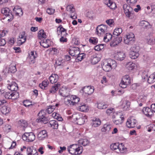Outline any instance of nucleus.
Wrapping results in <instances>:
<instances>
[{"label": "nucleus", "mask_w": 155, "mask_h": 155, "mask_svg": "<svg viewBox=\"0 0 155 155\" xmlns=\"http://www.w3.org/2000/svg\"><path fill=\"white\" fill-rule=\"evenodd\" d=\"M107 30V27L106 25H98L96 28V34L99 36H101L104 34Z\"/></svg>", "instance_id": "9"}, {"label": "nucleus", "mask_w": 155, "mask_h": 155, "mask_svg": "<svg viewBox=\"0 0 155 155\" xmlns=\"http://www.w3.org/2000/svg\"><path fill=\"white\" fill-rule=\"evenodd\" d=\"M48 127H51L54 129H57L58 127V124L57 121L55 120H51L47 123Z\"/></svg>", "instance_id": "18"}, {"label": "nucleus", "mask_w": 155, "mask_h": 155, "mask_svg": "<svg viewBox=\"0 0 155 155\" xmlns=\"http://www.w3.org/2000/svg\"><path fill=\"white\" fill-rule=\"evenodd\" d=\"M117 120H113V121L114 123L116 125L121 124L124 120V117L120 116L119 117V118L117 119Z\"/></svg>", "instance_id": "41"}, {"label": "nucleus", "mask_w": 155, "mask_h": 155, "mask_svg": "<svg viewBox=\"0 0 155 155\" xmlns=\"http://www.w3.org/2000/svg\"><path fill=\"white\" fill-rule=\"evenodd\" d=\"M89 143V141L87 139H81L78 140L79 145L84 146H87Z\"/></svg>", "instance_id": "39"}, {"label": "nucleus", "mask_w": 155, "mask_h": 155, "mask_svg": "<svg viewBox=\"0 0 155 155\" xmlns=\"http://www.w3.org/2000/svg\"><path fill=\"white\" fill-rule=\"evenodd\" d=\"M22 138L27 142H32L35 138V136L33 132H25L22 136Z\"/></svg>", "instance_id": "7"}, {"label": "nucleus", "mask_w": 155, "mask_h": 155, "mask_svg": "<svg viewBox=\"0 0 155 155\" xmlns=\"http://www.w3.org/2000/svg\"><path fill=\"white\" fill-rule=\"evenodd\" d=\"M52 116L59 121H61L63 120L62 118L61 117H59V114L57 113H53Z\"/></svg>", "instance_id": "54"}, {"label": "nucleus", "mask_w": 155, "mask_h": 155, "mask_svg": "<svg viewBox=\"0 0 155 155\" xmlns=\"http://www.w3.org/2000/svg\"><path fill=\"white\" fill-rule=\"evenodd\" d=\"M82 152L83 148L82 147L78 144L77 149H76V150H75V151L74 152V153L75 154H81Z\"/></svg>", "instance_id": "47"}, {"label": "nucleus", "mask_w": 155, "mask_h": 155, "mask_svg": "<svg viewBox=\"0 0 155 155\" xmlns=\"http://www.w3.org/2000/svg\"><path fill=\"white\" fill-rule=\"evenodd\" d=\"M139 53L130 51V57L132 59H135L139 56Z\"/></svg>", "instance_id": "42"}, {"label": "nucleus", "mask_w": 155, "mask_h": 155, "mask_svg": "<svg viewBox=\"0 0 155 155\" xmlns=\"http://www.w3.org/2000/svg\"><path fill=\"white\" fill-rule=\"evenodd\" d=\"M26 35H25V32L23 31L21 32L19 35V38L20 39L18 41L17 43L19 45H21L24 43L26 41Z\"/></svg>", "instance_id": "14"}, {"label": "nucleus", "mask_w": 155, "mask_h": 155, "mask_svg": "<svg viewBox=\"0 0 155 155\" xmlns=\"http://www.w3.org/2000/svg\"><path fill=\"white\" fill-rule=\"evenodd\" d=\"M35 55L34 54V52L33 51H31V54L30 55V58L31 59V61H33V60L35 59V58H37V56L36 54V53H35Z\"/></svg>", "instance_id": "61"}, {"label": "nucleus", "mask_w": 155, "mask_h": 155, "mask_svg": "<svg viewBox=\"0 0 155 155\" xmlns=\"http://www.w3.org/2000/svg\"><path fill=\"white\" fill-rule=\"evenodd\" d=\"M13 11L15 12L17 15H19V14L21 15L23 14L22 10L21 8H18V7L15 6L13 9Z\"/></svg>", "instance_id": "35"}, {"label": "nucleus", "mask_w": 155, "mask_h": 155, "mask_svg": "<svg viewBox=\"0 0 155 155\" xmlns=\"http://www.w3.org/2000/svg\"><path fill=\"white\" fill-rule=\"evenodd\" d=\"M115 38V40L113 44L114 45H117L120 43L122 41V38L121 37H114Z\"/></svg>", "instance_id": "51"}, {"label": "nucleus", "mask_w": 155, "mask_h": 155, "mask_svg": "<svg viewBox=\"0 0 155 155\" xmlns=\"http://www.w3.org/2000/svg\"><path fill=\"white\" fill-rule=\"evenodd\" d=\"M111 126L109 124H105L104 125L103 127L102 128V132H108L111 128Z\"/></svg>", "instance_id": "36"}, {"label": "nucleus", "mask_w": 155, "mask_h": 155, "mask_svg": "<svg viewBox=\"0 0 155 155\" xmlns=\"http://www.w3.org/2000/svg\"><path fill=\"white\" fill-rule=\"evenodd\" d=\"M48 136V134L46 130H44L39 132L38 134V138L40 140H44Z\"/></svg>", "instance_id": "17"}, {"label": "nucleus", "mask_w": 155, "mask_h": 155, "mask_svg": "<svg viewBox=\"0 0 155 155\" xmlns=\"http://www.w3.org/2000/svg\"><path fill=\"white\" fill-rule=\"evenodd\" d=\"M112 37H113V35H112L110 33H107L106 36L104 38V41L106 42L109 41L111 39Z\"/></svg>", "instance_id": "48"}, {"label": "nucleus", "mask_w": 155, "mask_h": 155, "mask_svg": "<svg viewBox=\"0 0 155 155\" xmlns=\"http://www.w3.org/2000/svg\"><path fill=\"white\" fill-rule=\"evenodd\" d=\"M119 144V143H112L110 145V148L112 150H114L117 149L118 150Z\"/></svg>", "instance_id": "46"}, {"label": "nucleus", "mask_w": 155, "mask_h": 155, "mask_svg": "<svg viewBox=\"0 0 155 155\" xmlns=\"http://www.w3.org/2000/svg\"><path fill=\"white\" fill-rule=\"evenodd\" d=\"M80 52L79 53L78 55H77V58H78V60L81 61L85 57V55L84 53H82L80 54Z\"/></svg>", "instance_id": "59"}, {"label": "nucleus", "mask_w": 155, "mask_h": 155, "mask_svg": "<svg viewBox=\"0 0 155 155\" xmlns=\"http://www.w3.org/2000/svg\"><path fill=\"white\" fill-rule=\"evenodd\" d=\"M34 149L31 148L30 147H28L27 149L28 153V155H32L33 153V150Z\"/></svg>", "instance_id": "62"}, {"label": "nucleus", "mask_w": 155, "mask_h": 155, "mask_svg": "<svg viewBox=\"0 0 155 155\" xmlns=\"http://www.w3.org/2000/svg\"><path fill=\"white\" fill-rule=\"evenodd\" d=\"M18 124L20 126L23 127V129L25 130V128H26L28 125L27 122L24 120H21L19 121Z\"/></svg>", "instance_id": "33"}, {"label": "nucleus", "mask_w": 155, "mask_h": 155, "mask_svg": "<svg viewBox=\"0 0 155 155\" xmlns=\"http://www.w3.org/2000/svg\"><path fill=\"white\" fill-rule=\"evenodd\" d=\"M142 112L147 117H150L153 114L151 108L148 107H144L143 109Z\"/></svg>", "instance_id": "19"}, {"label": "nucleus", "mask_w": 155, "mask_h": 155, "mask_svg": "<svg viewBox=\"0 0 155 155\" xmlns=\"http://www.w3.org/2000/svg\"><path fill=\"white\" fill-rule=\"evenodd\" d=\"M78 106L77 107V109L80 111L86 112L87 111V108L86 105L83 103L80 104H78Z\"/></svg>", "instance_id": "27"}, {"label": "nucleus", "mask_w": 155, "mask_h": 155, "mask_svg": "<svg viewBox=\"0 0 155 155\" xmlns=\"http://www.w3.org/2000/svg\"><path fill=\"white\" fill-rule=\"evenodd\" d=\"M131 82V78L128 75L124 76L120 84V86L122 88H125Z\"/></svg>", "instance_id": "6"}, {"label": "nucleus", "mask_w": 155, "mask_h": 155, "mask_svg": "<svg viewBox=\"0 0 155 155\" xmlns=\"http://www.w3.org/2000/svg\"><path fill=\"white\" fill-rule=\"evenodd\" d=\"M130 103L127 101H125L122 104L123 107L126 110L129 108L130 107Z\"/></svg>", "instance_id": "55"}, {"label": "nucleus", "mask_w": 155, "mask_h": 155, "mask_svg": "<svg viewBox=\"0 0 155 155\" xmlns=\"http://www.w3.org/2000/svg\"><path fill=\"white\" fill-rule=\"evenodd\" d=\"M17 71L15 65H10L8 71L9 72L14 73Z\"/></svg>", "instance_id": "50"}, {"label": "nucleus", "mask_w": 155, "mask_h": 155, "mask_svg": "<svg viewBox=\"0 0 155 155\" xmlns=\"http://www.w3.org/2000/svg\"><path fill=\"white\" fill-rule=\"evenodd\" d=\"M140 25L145 28H151V25L150 23L147 21L142 20L140 22Z\"/></svg>", "instance_id": "26"}, {"label": "nucleus", "mask_w": 155, "mask_h": 155, "mask_svg": "<svg viewBox=\"0 0 155 155\" xmlns=\"http://www.w3.org/2000/svg\"><path fill=\"white\" fill-rule=\"evenodd\" d=\"M121 114L120 113L118 114L116 112H113V114L112 115V117L113 119H118L119 117L121 116Z\"/></svg>", "instance_id": "58"}, {"label": "nucleus", "mask_w": 155, "mask_h": 155, "mask_svg": "<svg viewBox=\"0 0 155 155\" xmlns=\"http://www.w3.org/2000/svg\"><path fill=\"white\" fill-rule=\"evenodd\" d=\"M70 117L73 121L79 125L83 124L87 119L86 116L78 113L73 114Z\"/></svg>", "instance_id": "2"}, {"label": "nucleus", "mask_w": 155, "mask_h": 155, "mask_svg": "<svg viewBox=\"0 0 155 155\" xmlns=\"http://www.w3.org/2000/svg\"><path fill=\"white\" fill-rule=\"evenodd\" d=\"M10 11L8 8H3L1 12L7 17H9V15L12 14V12Z\"/></svg>", "instance_id": "34"}, {"label": "nucleus", "mask_w": 155, "mask_h": 155, "mask_svg": "<svg viewBox=\"0 0 155 155\" xmlns=\"http://www.w3.org/2000/svg\"><path fill=\"white\" fill-rule=\"evenodd\" d=\"M108 105L104 103H99L97 104V108L100 109H103L107 108Z\"/></svg>", "instance_id": "45"}, {"label": "nucleus", "mask_w": 155, "mask_h": 155, "mask_svg": "<svg viewBox=\"0 0 155 155\" xmlns=\"http://www.w3.org/2000/svg\"><path fill=\"white\" fill-rule=\"evenodd\" d=\"M124 55L125 54L123 52H118L116 55L115 57L118 60H123L124 58Z\"/></svg>", "instance_id": "37"}, {"label": "nucleus", "mask_w": 155, "mask_h": 155, "mask_svg": "<svg viewBox=\"0 0 155 155\" xmlns=\"http://www.w3.org/2000/svg\"><path fill=\"white\" fill-rule=\"evenodd\" d=\"M89 42L94 45H96L98 42V39L96 38L91 37L89 40Z\"/></svg>", "instance_id": "53"}, {"label": "nucleus", "mask_w": 155, "mask_h": 155, "mask_svg": "<svg viewBox=\"0 0 155 155\" xmlns=\"http://www.w3.org/2000/svg\"><path fill=\"white\" fill-rule=\"evenodd\" d=\"M117 66L116 61L110 59L104 63L102 65V68L106 72H108L112 69H115Z\"/></svg>", "instance_id": "3"}, {"label": "nucleus", "mask_w": 155, "mask_h": 155, "mask_svg": "<svg viewBox=\"0 0 155 155\" xmlns=\"http://www.w3.org/2000/svg\"><path fill=\"white\" fill-rule=\"evenodd\" d=\"M155 75L153 74L150 75L147 79L148 82L150 84L153 83L155 81Z\"/></svg>", "instance_id": "43"}, {"label": "nucleus", "mask_w": 155, "mask_h": 155, "mask_svg": "<svg viewBox=\"0 0 155 155\" xmlns=\"http://www.w3.org/2000/svg\"><path fill=\"white\" fill-rule=\"evenodd\" d=\"M137 67L136 64L130 61L127 62L126 65V68L129 71L133 70Z\"/></svg>", "instance_id": "21"}, {"label": "nucleus", "mask_w": 155, "mask_h": 155, "mask_svg": "<svg viewBox=\"0 0 155 155\" xmlns=\"http://www.w3.org/2000/svg\"><path fill=\"white\" fill-rule=\"evenodd\" d=\"M92 126L94 127H97L101 124V120L98 118H94L92 120Z\"/></svg>", "instance_id": "29"}, {"label": "nucleus", "mask_w": 155, "mask_h": 155, "mask_svg": "<svg viewBox=\"0 0 155 155\" xmlns=\"http://www.w3.org/2000/svg\"><path fill=\"white\" fill-rule=\"evenodd\" d=\"M134 40V35L132 32L126 35L124 38V43L126 44H131V42H133Z\"/></svg>", "instance_id": "8"}, {"label": "nucleus", "mask_w": 155, "mask_h": 155, "mask_svg": "<svg viewBox=\"0 0 155 155\" xmlns=\"http://www.w3.org/2000/svg\"><path fill=\"white\" fill-rule=\"evenodd\" d=\"M58 76L55 74H52L49 78L50 82L52 84L58 81Z\"/></svg>", "instance_id": "25"}, {"label": "nucleus", "mask_w": 155, "mask_h": 155, "mask_svg": "<svg viewBox=\"0 0 155 155\" xmlns=\"http://www.w3.org/2000/svg\"><path fill=\"white\" fill-rule=\"evenodd\" d=\"M54 12V9L51 8H48L47 10V12L49 15H52L53 14Z\"/></svg>", "instance_id": "63"}, {"label": "nucleus", "mask_w": 155, "mask_h": 155, "mask_svg": "<svg viewBox=\"0 0 155 155\" xmlns=\"http://www.w3.org/2000/svg\"><path fill=\"white\" fill-rule=\"evenodd\" d=\"M104 48V45L103 44H100L95 46L94 47V49L95 50L98 51L102 50Z\"/></svg>", "instance_id": "56"}, {"label": "nucleus", "mask_w": 155, "mask_h": 155, "mask_svg": "<svg viewBox=\"0 0 155 155\" xmlns=\"http://www.w3.org/2000/svg\"><path fill=\"white\" fill-rule=\"evenodd\" d=\"M94 90V89L93 87L88 86L83 87L81 91L86 94L89 95L93 93Z\"/></svg>", "instance_id": "15"}, {"label": "nucleus", "mask_w": 155, "mask_h": 155, "mask_svg": "<svg viewBox=\"0 0 155 155\" xmlns=\"http://www.w3.org/2000/svg\"><path fill=\"white\" fill-rule=\"evenodd\" d=\"M15 41V40H14L13 38H10L9 39L8 43L9 45L11 46L13 45Z\"/></svg>", "instance_id": "64"}, {"label": "nucleus", "mask_w": 155, "mask_h": 155, "mask_svg": "<svg viewBox=\"0 0 155 155\" xmlns=\"http://www.w3.org/2000/svg\"><path fill=\"white\" fill-rule=\"evenodd\" d=\"M106 23L111 27L114 25V21L113 19H110L106 21Z\"/></svg>", "instance_id": "57"}, {"label": "nucleus", "mask_w": 155, "mask_h": 155, "mask_svg": "<svg viewBox=\"0 0 155 155\" xmlns=\"http://www.w3.org/2000/svg\"><path fill=\"white\" fill-rule=\"evenodd\" d=\"M105 3L110 9L113 10L116 7V4L111 0H107V1L105 2Z\"/></svg>", "instance_id": "23"}, {"label": "nucleus", "mask_w": 155, "mask_h": 155, "mask_svg": "<svg viewBox=\"0 0 155 155\" xmlns=\"http://www.w3.org/2000/svg\"><path fill=\"white\" fill-rule=\"evenodd\" d=\"M122 29L121 28H116L114 30L113 34V37L118 36L122 32Z\"/></svg>", "instance_id": "31"}, {"label": "nucleus", "mask_w": 155, "mask_h": 155, "mask_svg": "<svg viewBox=\"0 0 155 155\" xmlns=\"http://www.w3.org/2000/svg\"><path fill=\"white\" fill-rule=\"evenodd\" d=\"M78 144H74L70 145L68 147V151L71 154H74V152L77 149Z\"/></svg>", "instance_id": "28"}, {"label": "nucleus", "mask_w": 155, "mask_h": 155, "mask_svg": "<svg viewBox=\"0 0 155 155\" xmlns=\"http://www.w3.org/2000/svg\"><path fill=\"white\" fill-rule=\"evenodd\" d=\"M123 8L127 17L131 19L135 18V16L133 8L129 5L124 4L123 6Z\"/></svg>", "instance_id": "4"}, {"label": "nucleus", "mask_w": 155, "mask_h": 155, "mask_svg": "<svg viewBox=\"0 0 155 155\" xmlns=\"http://www.w3.org/2000/svg\"><path fill=\"white\" fill-rule=\"evenodd\" d=\"M55 108L54 106H49L46 110H41L38 114V118L36 120L38 122H42L45 124H46L49 120L50 118L46 117V112L48 114L51 113Z\"/></svg>", "instance_id": "1"}, {"label": "nucleus", "mask_w": 155, "mask_h": 155, "mask_svg": "<svg viewBox=\"0 0 155 155\" xmlns=\"http://www.w3.org/2000/svg\"><path fill=\"white\" fill-rule=\"evenodd\" d=\"M140 47L139 46L135 45L131 47L130 48V51H134L137 53H139L140 50Z\"/></svg>", "instance_id": "49"}, {"label": "nucleus", "mask_w": 155, "mask_h": 155, "mask_svg": "<svg viewBox=\"0 0 155 155\" xmlns=\"http://www.w3.org/2000/svg\"><path fill=\"white\" fill-rule=\"evenodd\" d=\"M23 103L24 105L26 107H28L32 105V104H31V102L27 100L24 101Z\"/></svg>", "instance_id": "60"}, {"label": "nucleus", "mask_w": 155, "mask_h": 155, "mask_svg": "<svg viewBox=\"0 0 155 155\" xmlns=\"http://www.w3.org/2000/svg\"><path fill=\"white\" fill-rule=\"evenodd\" d=\"M50 41L49 39H44L43 40H42L40 42V44L41 46H42L43 47L47 48L49 47L50 46L49 42Z\"/></svg>", "instance_id": "22"}, {"label": "nucleus", "mask_w": 155, "mask_h": 155, "mask_svg": "<svg viewBox=\"0 0 155 155\" xmlns=\"http://www.w3.org/2000/svg\"><path fill=\"white\" fill-rule=\"evenodd\" d=\"M10 111V108L6 106H4L1 108V111L3 114H6Z\"/></svg>", "instance_id": "32"}, {"label": "nucleus", "mask_w": 155, "mask_h": 155, "mask_svg": "<svg viewBox=\"0 0 155 155\" xmlns=\"http://www.w3.org/2000/svg\"><path fill=\"white\" fill-rule=\"evenodd\" d=\"M67 11H69L71 13V17L73 19L77 18V15L76 14L75 9L72 5H68L66 7Z\"/></svg>", "instance_id": "11"}, {"label": "nucleus", "mask_w": 155, "mask_h": 155, "mask_svg": "<svg viewBox=\"0 0 155 155\" xmlns=\"http://www.w3.org/2000/svg\"><path fill=\"white\" fill-rule=\"evenodd\" d=\"M118 151L120 153H123L127 151V148L125 147L122 143L119 144Z\"/></svg>", "instance_id": "40"}, {"label": "nucleus", "mask_w": 155, "mask_h": 155, "mask_svg": "<svg viewBox=\"0 0 155 155\" xmlns=\"http://www.w3.org/2000/svg\"><path fill=\"white\" fill-rule=\"evenodd\" d=\"M70 98H65L64 101L65 104L68 106H74L80 101V98L75 95H72L69 96Z\"/></svg>", "instance_id": "5"}, {"label": "nucleus", "mask_w": 155, "mask_h": 155, "mask_svg": "<svg viewBox=\"0 0 155 155\" xmlns=\"http://www.w3.org/2000/svg\"><path fill=\"white\" fill-rule=\"evenodd\" d=\"M64 62V61L61 58H59L56 61L55 66H61Z\"/></svg>", "instance_id": "52"}, {"label": "nucleus", "mask_w": 155, "mask_h": 155, "mask_svg": "<svg viewBox=\"0 0 155 155\" xmlns=\"http://www.w3.org/2000/svg\"><path fill=\"white\" fill-rule=\"evenodd\" d=\"M137 121L133 117L128 118L126 123L127 126L128 128H133L135 127Z\"/></svg>", "instance_id": "12"}, {"label": "nucleus", "mask_w": 155, "mask_h": 155, "mask_svg": "<svg viewBox=\"0 0 155 155\" xmlns=\"http://www.w3.org/2000/svg\"><path fill=\"white\" fill-rule=\"evenodd\" d=\"M8 85V88L11 91L16 92L18 89V84L15 82H12Z\"/></svg>", "instance_id": "16"}, {"label": "nucleus", "mask_w": 155, "mask_h": 155, "mask_svg": "<svg viewBox=\"0 0 155 155\" xmlns=\"http://www.w3.org/2000/svg\"><path fill=\"white\" fill-rule=\"evenodd\" d=\"M48 84V80L47 79L44 80L41 84H39V87L42 89H45Z\"/></svg>", "instance_id": "44"}, {"label": "nucleus", "mask_w": 155, "mask_h": 155, "mask_svg": "<svg viewBox=\"0 0 155 155\" xmlns=\"http://www.w3.org/2000/svg\"><path fill=\"white\" fill-rule=\"evenodd\" d=\"M60 86V84L59 83L54 84L51 88L48 91L49 93L54 94L55 93L56 91L58 90V87Z\"/></svg>", "instance_id": "20"}, {"label": "nucleus", "mask_w": 155, "mask_h": 155, "mask_svg": "<svg viewBox=\"0 0 155 155\" xmlns=\"http://www.w3.org/2000/svg\"><path fill=\"white\" fill-rule=\"evenodd\" d=\"M38 36L39 39H41V38H45L47 37L45 33L44 32V30L42 29L41 30L38 32Z\"/></svg>", "instance_id": "38"}, {"label": "nucleus", "mask_w": 155, "mask_h": 155, "mask_svg": "<svg viewBox=\"0 0 155 155\" xmlns=\"http://www.w3.org/2000/svg\"><path fill=\"white\" fill-rule=\"evenodd\" d=\"M91 60L92 63L94 64L97 63L100 61V59L98 57V54H95L91 57Z\"/></svg>", "instance_id": "30"}, {"label": "nucleus", "mask_w": 155, "mask_h": 155, "mask_svg": "<svg viewBox=\"0 0 155 155\" xmlns=\"http://www.w3.org/2000/svg\"><path fill=\"white\" fill-rule=\"evenodd\" d=\"M5 97L8 99H12V97H14L13 99H17L19 97V94L17 92H6L5 94Z\"/></svg>", "instance_id": "10"}, {"label": "nucleus", "mask_w": 155, "mask_h": 155, "mask_svg": "<svg viewBox=\"0 0 155 155\" xmlns=\"http://www.w3.org/2000/svg\"><path fill=\"white\" fill-rule=\"evenodd\" d=\"M79 52V51L78 48H74L70 50L69 54L72 56H77L78 55Z\"/></svg>", "instance_id": "24"}, {"label": "nucleus", "mask_w": 155, "mask_h": 155, "mask_svg": "<svg viewBox=\"0 0 155 155\" xmlns=\"http://www.w3.org/2000/svg\"><path fill=\"white\" fill-rule=\"evenodd\" d=\"M57 33L58 36L61 34V36L66 37L68 35L66 30L64 28L62 25H60L57 28Z\"/></svg>", "instance_id": "13"}]
</instances>
